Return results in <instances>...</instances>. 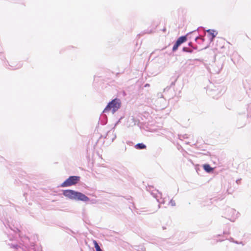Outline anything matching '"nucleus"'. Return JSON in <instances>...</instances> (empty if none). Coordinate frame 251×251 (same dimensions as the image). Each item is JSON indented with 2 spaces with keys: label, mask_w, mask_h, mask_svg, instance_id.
Listing matches in <instances>:
<instances>
[{
  "label": "nucleus",
  "mask_w": 251,
  "mask_h": 251,
  "mask_svg": "<svg viewBox=\"0 0 251 251\" xmlns=\"http://www.w3.org/2000/svg\"><path fill=\"white\" fill-rule=\"evenodd\" d=\"M0 220L6 228L9 227L15 233L16 237L18 235L20 238L21 242L20 244L22 245L23 247H22L17 244H9L8 245L11 248L15 249L16 251H41L40 249L34 242H31L27 236L23 237L21 236L19 227L11 224L8 220L0 216Z\"/></svg>",
  "instance_id": "obj_1"
},
{
  "label": "nucleus",
  "mask_w": 251,
  "mask_h": 251,
  "mask_svg": "<svg viewBox=\"0 0 251 251\" xmlns=\"http://www.w3.org/2000/svg\"><path fill=\"white\" fill-rule=\"evenodd\" d=\"M121 106V100L118 98H115L109 101L102 113H101L99 121L101 125H105L107 123V116L106 113H108L110 110L112 111V114L115 113Z\"/></svg>",
  "instance_id": "obj_2"
},
{
  "label": "nucleus",
  "mask_w": 251,
  "mask_h": 251,
  "mask_svg": "<svg viewBox=\"0 0 251 251\" xmlns=\"http://www.w3.org/2000/svg\"><path fill=\"white\" fill-rule=\"evenodd\" d=\"M62 195L71 200L87 202L90 201V198L83 193L72 189H66L62 191Z\"/></svg>",
  "instance_id": "obj_3"
},
{
  "label": "nucleus",
  "mask_w": 251,
  "mask_h": 251,
  "mask_svg": "<svg viewBox=\"0 0 251 251\" xmlns=\"http://www.w3.org/2000/svg\"><path fill=\"white\" fill-rule=\"evenodd\" d=\"M80 180V176H69L60 185L61 187H67L72 185H75Z\"/></svg>",
  "instance_id": "obj_4"
},
{
  "label": "nucleus",
  "mask_w": 251,
  "mask_h": 251,
  "mask_svg": "<svg viewBox=\"0 0 251 251\" xmlns=\"http://www.w3.org/2000/svg\"><path fill=\"white\" fill-rule=\"evenodd\" d=\"M226 218L231 222H234L237 217L236 215L239 214V212H237L235 209L230 207L226 208Z\"/></svg>",
  "instance_id": "obj_5"
},
{
  "label": "nucleus",
  "mask_w": 251,
  "mask_h": 251,
  "mask_svg": "<svg viewBox=\"0 0 251 251\" xmlns=\"http://www.w3.org/2000/svg\"><path fill=\"white\" fill-rule=\"evenodd\" d=\"M197 33V30H194L192 31L189 32L185 35H182L179 37L176 40L181 45L187 41L188 39H190L192 37L190 36L191 35L195 34Z\"/></svg>",
  "instance_id": "obj_6"
},
{
  "label": "nucleus",
  "mask_w": 251,
  "mask_h": 251,
  "mask_svg": "<svg viewBox=\"0 0 251 251\" xmlns=\"http://www.w3.org/2000/svg\"><path fill=\"white\" fill-rule=\"evenodd\" d=\"M206 32L208 33V35L210 36L209 40L210 42H212L214 40L215 38L218 34V31L215 29H208L206 30Z\"/></svg>",
  "instance_id": "obj_7"
},
{
  "label": "nucleus",
  "mask_w": 251,
  "mask_h": 251,
  "mask_svg": "<svg viewBox=\"0 0 251 251\" xmlns=\"http://www.w3.org/2000/svg\"><path fill=\"white\" fill-rule=\"evenodd\" d=\"M198 49V46H196V47H189L188 46H185L182 48V51L183 52L192 53L194 52V50H197Z\"/></svg>",
  "instance_id": "obj_8"
},
{
  "label": "nucleus",
  "mask_w": 251,
  "mask_h": 251,
  "mask_svg": "<svg viewBox=\"0 0 251 251\" xmlns=\"http://www.w3.org/2000/svg\"><path fill=\"white\" fill-rule=\"evenodd\" d=\"M202 167L203 170L207 173H212L214 171L213 168L211 167L209 164H204L202 165Z\"/></svg>",
  "instance_id": "obj_9"
},
{
  "label": "nucleus",
  "mask_w": 251,
  "mask_h": 251,
  "mask_svg": "<svg viewBox=\"0 0 251 251\" xmlns=\"http://www.w3.org/2000/svg\"><path fill=\"white\" fill-rule=\"evenodd\" d=\"M5 65L6 66L8 65L9 67H8V68L10 70H16L20 68L22 66V64L21 63H19L16 66H14L12 64H10L8 61H6L5 63Z\"/></svg>",
  "instance_id": "obj_10"
},
{
  "label": "nucleus",
  "mask_w": 251,
  "mask_h": 251,
  "mask_svg": "<svg viewBox=\"0 0 251 251\" xmlns=\"http://www.w3.org/2000/svg\"><path fill=\"white\" fill-rule=\"evenodd\" d=\"M178 77H179V75H177V76H173L171 78L172 81H171L170 85L169 86H167L165 88H164V91H168L172 86L175 85Z\"/></svg>",
  "instance_id": "obj_11"
},
{
  "label": "nucleus",
  "mask_w": 251,
  "mask_h": 251,
  "mask_svg": "<svg viewBox=\"0 0 251 251\" xmlns=\"http://www.w3.org/2000/svg\"><path fill=\"white\" fill-rule=\"evenodd\" d=\"M195 41L198 44H201L204 42L205 39L203 37L200 36L199 35H196L195 37Z\"/></svg>",
  "instance_id": "obj_12"
},
{
  "label": "nucleus",
  "mask_w": 251,
  "mask_h": 251,
  "mask_svg": "<svg viewBox=\"0 0 251 251\" xmlns=\"http://www.w3.org/2000/svg\"><path fill=\"white\" fill-rule=\"evenodd\" d=\"M134 148L137 150L146 149L147 146L143 143H139L134 146Z\"/></svg>",
  "instance_id": "obj_13"
},
{
  "label": "nucleus",
  "mask_w": 251,
  "mask_h": 251,
  "mask_svg": "<svg viewBox=\"0 0 251 251\" xmlns=\"http://www.w3.org/2000/svg\"><path fill=\"white\" fill-rule=\"evenodd\" d=\"M132 251H146V249L143 245L135 246Z\"/></svg>",
  "instance_id": "obj_14"
},
{
  "label": "nucleus",
  "mask_w": 251,
  "mask_h": 251,
  "mask_svg": "<svg viewBox=\"0 0 251 251\" xmlns=\"http://www.w3.org/2000/svg\"><path fill=\"white\" fill-rule=\"evenodd\" d=\"M180 45H181V44L179 43V42L177 40H176L175 43H174L172 51L173 52L176 51L178 50V47Z\"/></svg>",
  "instance_id": "obj_15"
},
{
  "label": "nucleus",
  "mask_w": 251,
  "mask_h": 251,
  "mask_svg": "<svg viewBox=\"0 0 251 251\" xmlns=\"http://www.w3.org/2000/svg\"><path fill=\"white\" fill-rule=\"evenodd\" d=\"M93 243L96 251H102L96 240L93 241Z\"/></svg>",
  "instance_id": "obj_16"
},
{
  "label": "nucleus",
  "mask_w": 251,
  "mask_h": 251,
  "mask_svg": "<svg viewBox=\"0 0 251 251\" xmlns=\"http://www.w3.org/2000/svg\"><path fill=\"white\" fill-rule=\"evenodd\" d=\"M156 201L159 203V204L158 205V208L160 207V204H163L165 202V201L164 200H162L161 201H160L159 199H157Z\"/></svg>",
  "instance_id": "obj_17"
},
{
  "label": "nucleus",
  "mask_w": 251,
  "mask_h": 251,
  "mask_svg": "<svg viewBox=\"0 0 251 251\" xmlns=\"http://www.w3.org/2000/svg\"><path fill=\"white\" fill-rule=\"evenodd\" d=\"M219 65L220 66V68H218L217 70H215V73L216 74H219L222 68V64H220Z\"/></svg>",
  "instance_id": "obj_18"
},
{
  "label": "nucleus",
  "mask_w": 251,
  "mask_h": 251,
  "mask_svg": "<svg viewBox=\"0 0 251 251\" xmlns=\"http://www.w3.org/2000/svg\"><path fill=\"white\" fill-rule=\"evenodd\" d=\"M196 45H194L192 42H189L188 44V47H196Z\"/></svg>",
  "instance_id": "obj_19"
},
{
  "label": "nucleus",
  "mask_w": 251,
  "mask_h": 251,
  "mask_svg": "<svg viewBox=\"0 0 251 251\" xmlns=\"http://www.w3.org/2000/svg\"><path fill=\"white\" fill-rule=\"evenodd\" d=\"M169 203L173 206H174L176 205V202L175 201L173 200H171L170 202H169Z\"/></svg>",
  "instance_id": "obj_20"
},
{
  "label": "nucleus",
  "mask_w": 251,
  "mask_h": 251,
  "mask_svg": "<svg viewBox=\"0 0 251 251\" xmlns=\"http://www.w3.org/2000/svg\"><path fill=\"white\" fill-rule=\"evenodd\" d=\"M151 195L154 198L156 199V200H157V199H158V195L154 193H153V192H151Z\"/></svg>",
  "instance_id": "obj_21"
},
{
  "label": "nucleus",
  "mask_w": 251,
  "mask_h": 251,
  "mask_svg": "<svg viewBox=\"0 0 251 251\" xmlns=\"http://www.w3.org/2000/svg\"><path fill=\"white\" fill-rule=\"evenodd\" d=\"M200 154H201L205 155H209L210 153L209 151H206L205 152H201V153H200Z\"/></svg>",
  "instance_id": "obj_22"
},
{
  "label": "nucleus",
  "mask_w": 251,
  "mask_h": 251,
  "mask_svg": "<svg viewBox=\"0 0 251 251\" xmlns=\"http://www.w3.org/2000/svg\"><path fill=\"white\" fill-rule=\"evenodd\" d=\"M235 243L236 244H242V246L245 245V244L242 241L239 242V241L236 240V241L235 242Z\"/></svg>",
  "instance_id": "obj_23"
},
{
  "label": "nucleus",
  "mask_w": 251,
  "mask_h": 251,
  "mask_svg": "<svg viewBox=\"0 0 251 251\" xmlns=\"http://www.w3.org/2000/svg\"><path fill=\"white\" fill-rule=\"evenodd\" d=\"M123 118L122 117H121L117 122L116 123H115V126H116L117 125H118L119 124V123L121 122V119Z\"/></svg>",
  "instance_id": "obj_24"
},
{
  "label": "nucleus",
  "mask_w": 251,
  "mask_h": 251,
  "mask_svg": "<svg viewBox=\"0 0 251 251\" xmlns=\"http://www.w3.org/2000/svg\"><path fill=\"white\" fill-rule=\"evenodd\" d=\"M228 240H229V241L230 242H233V243H235V242L236 241V240H235L234 239V238H232V237H230V238L228 239Z\"/></svg>",
  "instance_id": "obj_25"
},
{
  "label": "nucleus",
  "mask_w": 251,
  "mask_h": 251,
  "mask_svg": "<svg viewBox=\"0 0 251 251\" xmlns=\"http://www.w3.org/2000/svg\"><path fill=\"white\" fill-rule=\"evenodd\" d=\"M225 197H226L225 194H224L222 196H221L220 197H219L218 199L220 200H222L225 198Z\"/></svg>",
  "instance_id": "obj_26"
},
{
  "label": "nucleus",
  "mask_w": 251,
  "mask_h": 251,
  "mask_svg": "<svg viewBox=\"0 0 251 251\" xmlns=\"http://www.w3.org/2000/svg\"><path fill=\"white\" fill-rule=\"evenodd\" d=\"M196 35H199L198 31H197V33L196 34H194V35H191L190 36L192 37V38L190 39H193V38H194L195 39V37Z\"/></svg>",
  "instance_id": "obj_27"
},
{
  "label": "nucleus",
  "mask_w": 251,
  "mask_h": 251,
  "mask_svg": "<svg viewBox=\"0 0 251 251\" xmlns=\"http://www.w3.org/2000/svg\"><path fill=\"white\" fill-rule=\"evenodd\" d=\"M151 188H153V186H148V187L147 188V190L148 191H151Z\"/></svg>",
  "instance_id": "obj_28"
},
{
  "label": "nucleus",
  "mask_w": 251,
  "mask_h": 251,
  "mask_svg": "<svg viewBox=\"0 0 251 251\" xmlns=\"http://www.w3.org/2000/svg\"><path fill=\"white\" fill-rule=\"evenodd\" d=\"M152 32V30H147L146 31H145V33H151Z\"/></svg>",
  "instance_id": "obj_29"
},
{
  "label": "nucleus",
  "mask_w": 251,
  "mask_h": 251,
  "mask_svg": "<svg viewBox=\"0 0 251 251\" xmlns=\"http://www.w3.org/2000/svg\"><path fill=\"white\" fill-rule=\"evenodd\" d=\"M225 239H227V238H226L225 239H224V238L220 239L218 240H217V242H222V241H224Z\"/></svg>",
  "instance_id": "obj_30"
},
{
  "label": "nucleus",
  "mask_w": 251,
  "mask_h": 251,
  "mask_svg": "<svg viewBox=\"0 0 251 251\" xmlns=\"http://www.w3.org/2000/svg\"><path fill=\"white\" fill-rule=\"evenodd\" d=\"M248 117H250L251 118V108L250 109L249 113L248 114Z\"/></svg>",
  "instance_id": "obj_31"
},
{
  "label": "nucleus",
  "mask_w": 251,
  "mask_h": 251,
  "mask_svg": "<svg viewBox=\"0 0 251 251\" xmlns=\"http://www.w3.org/2000/svg\"><path fill=\"white\" fill-rule=\"evenodd\" d=\"M109 133H110V131H108L107 132V133H106V135L104 136V138L106 139Z\"/></svg>",
  "instance_id": "obj_32"
},
{
  "label": "nucleus",
  "mask_w": 251,
  "mask_h": 251,
  "mask_svg": "<svg viewBox=\"0 0 251 251\" xmlns=\"http://www.w3.org/2000/svg\"><path fill=\"white\" fill-rule=\"evenodd\" d=\"M241 180V179H238L236 180V182L237 184H239Z\"/></svg>",
  "instance_id": "obj_33"
},
{
  "label": "nucleus",
  "mask_w": 251,
  "mask_h": 251,
  "mask_svg": "<svg viewBox=\"0 0 251 251\" xmlns=\"http://www.w3.org/2000/svg\"><path fill=\"white\" fill-rule=\"evenodd\" d=\"M156 191L157 192V193H158V194H159L160 195V197H162V193L160 192V191H159L158 190H156Z\"/></svg>",
  "instance_id": "obj_34"
},
{
  "label": "nucleus",
  "mask_w": 251,
  "mask_h": 251,
  "mask_svg": "<svg viewBox=\"0 0 251 251\" xmlns=\"http://www.w3.org/2000/svg\"><path fill=\"white\" fill-rule=\"evenodd\" d=\"M158 97L162 98L163 95L162 94H158Z\"/></svg>",
  "instance_id": "obj_35"
},
{
  "label": "nucleus",
  "mask_w": 251,
  "mask_h": 251,
  "mask_svg": "<svg viewBox=\"0 0 251 251\" xmlns=\"http://www.w3.org/2000/svg\"><path fill=\"white\" fill-rule=\"evenodd\" d=\"M68 229L69 230V231H70L72 233L74 234H75V233L74 231H73V230H72L71 229H69V228H68Z\"/></svg>",
  "instance_id": "obj_36"
},
{
  "label": "nucleus",
  "mask_w": 251,
  "mask_h": 251,
  "mask_svg": "<svg viewBox=\"0 0 251 251\" xmlns=\"http://www.w3.org/2000/svg\"><path fill=\"white\" fill-rule=\"evenodd\" d=\"M226 193H227L228 194H230L232 193V192H230V191H229L228 189L226 190Z\"/></svg>",
  "instance_id": "obj_37"
},
{
  "label": "nucleus",
  "mask_w": 251,
  "mask_h": 251,
  "mask_svg": "<svg viewBox=\"0 0 251 251\" xmlns=\"http://www.w3.org/2000/svg\"><path fill=\"white\" fill-rule=\"evenodd\" d=\"M223 234H224V235H228V232H227L226 231H224L223 232Z\"/></svg>",
  "instance_id": "obj_38"
},
{
  "label": "nucleus",
  "mask_w": 251,
  "mask_h": 251,
  "mask_svg": "<svg viewBox=\"0 0 251 251\" xmlns=\"http://www.w3.org/2000/svg\"><path fill=\"white\" fill-rule=\"evenodd\" d=\"M162 30L163 32H165V31H166V28L165 27H164Z\"/></svg>",
  "instance_id": "obj_39"
},
{
  "label": "nucleus",
  "mask_w": 251,
  "mask_h": 251,
  "mask_svg": "<svg viewBox=\"0 0 251 251\" xmlns=\"http://www.w3.org/2000/svg\"><path fill=\"white\" fill-rule=\"evenodd\" d=\"M220 236H221V234H217V235H215L214 237H220Z\"/></svg>",
  "instance_id": "obj_40"
},
{
  "label": "nucleus",
  "mask_w": 251,
  "mask_h": 251,
  "mask_svg": "<svg viewBox=\"0 0 251 251\" xmlns=\"http://www.w3.org/2000/svg\"><path fill=\"white\" fill-rule=\"evenodd\" d=\"M208 46H209L208 45L206 46L205 47H204L203 48V49H206V48H207L208 47Z\"/></svg>",
  "instance_id": "obj_41"
},
{
  "label": "nucleus",
  "mask_w": 251,
  "mask_h": 251,
  "mask_svg": "<svg viewBox=\"0 0 251 251\" xmlns=\"http://www.w3.org/2000/svg\"><path fill=\"white\" fill-rule=\"evenodd\" d=\"M162 229H163V230H164V229H166V227H165V226H162Z\"/></svg>",
  "instance_id": "obj_42"
},
{
  "label": "nucleus",
  "mask_w": 251,
  "mask_h": 251,
  "mask_svg": "<svg viewBox=\"0 0 251 251\" xmlns=\"http://www.w3.org/2000/svg\"><path fill=\"white\" fill-rule=\"evenodd\" d=\"M148 86H149V84H148V83L146 84L145 85V87Z\"/></svg>",
  "instance_id": "obj_43"
},
{
  "label": "nucleus",
  "mask_w": 251,
  "mask_h": 251,
  "mask_svg": "<svg viewBox=\"0 0 251 251\" xmlns=\"http://www.w3.org/2000/svg\"><path fill=\"white\" fill-rule=\"evenodd\" d=\"M101 137H102V135H100V138H99V140H100Z\"/></svg>",
  "instance_id": "obj_44"
},
{
  "label": "nucleus",
  "mask_w": 251,
  "mask_h": 251,
  "mask_svg": "<svg viewBox=\"0 0 251 251\" xmlns=\"http://www.w3.org/2000/svg\"><path fill=\"white\" fill-rule=\"evenodd\" d=\"M199 170L197 169V173H198V174H199V172H198V171H199Z\"/></svg>",
  "instance_id": "obj_45"
}]
</instances>
